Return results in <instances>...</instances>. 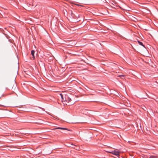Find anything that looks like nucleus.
<instances>
[{"label": "nucleus", "instance_id": "1", "mask_svg": "<svg viewBox=\"0 0 158 158\" xmlns=\"http://www.w3.org/2000/svg\"><path fill=\"white\" fill-rule=\"evenodd\" d=\"M107 152L111 153L118 156H119L120 153H121V152L117 150H114L112 152Z\"/></svg>", "mask_w": 158, "mask_h": 158}, {"label": "nucleus", "instance_id": "2", "mask_svg": "<svg viewBox=\"0 0 158 158\" xmlns=\"http://www.w3.org/2000/svg\"><path fill=\"white\" fill-rule=\"evenodd\" d=\"M71 100V99L70 98H69V97H67V100H66V101L67 102H68V103H69V105H72L73 104V103H70V101Z\"/></svg>", "mask_w": 158, "mask_h": 158}, {"label": "nucleus", "instance_id": "3", "mask_svg": "<svg viewBox=\"0 0 158 158\" xmlns=\"http://www.w3.org/2000/svg\"><path fill=\"white\" fill-rule=\"evenodd\" d=\"M57 129L64 130L69 131V130H68V129H67V128H63V127H58L54 129Z\"/></svg>", "mask_w": 158, "mask_h": 158}, {"label": "nucleus", "instance_id": "4", "mask_svg": "<svg viewBox=\"0 0 158 158\" xmlns=\"http://www.w3.org/2000/svg\"><path fill=\"white\" fill-rule=\"evenodd\" d=\"M34 53H35V51L34 50H32L31 51V54L33 58L34 59H35Z\"/></svg>", "mask_w": 158, "mask_h": 158}, {"label": "nucleus", "instance_id": "5", "mask_svg": "<svg viewBox=\"0 0 158 158\" xmlns=\"http://www.w3.org/2000/svg\"><path fill=\"white\" fill-rule=\"evenodd\" d=\"M138 43H139V44H140V45H142V46H143V47H145L144 45L143 44V43L141 42H140L139 41H138Z\"/></svg>", "mask_w": 158, "mask_h": 158}, {"label": "nucleus", "instance_id": "6", "mask_svg": "<svg viewBox=\"0 0 158 158\" xmlns=\"http://www.w3.org/2000/svg\"><path fill=\"white\" fill-rule=\"evenodd\" d=\"M118 77H120L122 79H123V78L124 77V76L123 75H119Z\"/></svg>", "mask_w": 158, "mask_h": 158}, {"label": "nucleus", "instance_id": "7", "mask_svg": "<svg viewBox=\"0 0 158 158\" xmlns=\"http://www.w3.org/2000/svg\"><path fill=\"white\" fill-rule=\"evenodd\" d=\"M71 16H72V17L73 18H74V16H75L74 14H73L72 11H71Z\"/></svg>", "mask_w": 158, "mask_h": 158}, {"label": "nucleus", "instance_id": "8", "mask_svg": "<svg viewBox=\"0 0 158 158\" xmlns=\"http://www.w3.org/2000/svg\"><path fill=\"white\" fill-rule=\"evenodd\" d=\"M60 95L61 96V97L62 99H63V96L62 94H60Z\"/></svg>", "mask_w": 158, "mask_h": 158}]
</instances>
